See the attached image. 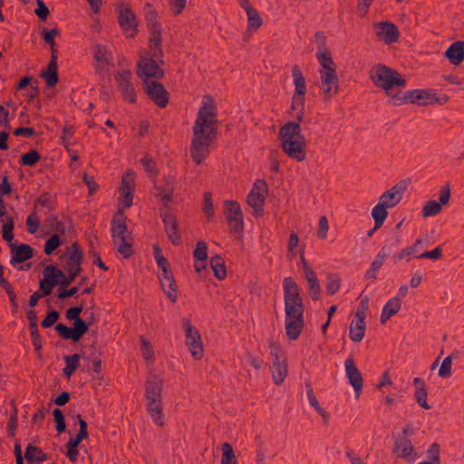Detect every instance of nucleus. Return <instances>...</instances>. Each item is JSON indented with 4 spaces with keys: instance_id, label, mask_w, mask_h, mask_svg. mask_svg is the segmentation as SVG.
I'll list each match as a JSON object with an SVG mask.
<instances>
[{
    "instance_id": "ddd939ff",
    "label": "nucleus",
    "mask_w": 464,
    "mask_h": 464,
    "mask_svg": "<svg viewBox=\"0 0 464 464\" xmlns=\"http://www.w3.org/2000/svg\"><path fill=\"white\" fill-rule=\"evenodd\" d=\"M225 216L230 230L241 234L244 230V218L239 204L236 201H226Z\"/></svg>"
},
{
    "instance_id": "39448f33",
    "label": "nucleus",
    "mask_w": 464,
    "mask_h": 464,
    "mask_svg": "<svg viewBox=\"0 0 464 464\" xmlns=\"http://www.w3.org/2000/svg\"><path fill=\"white\" fill-rule=\"evenodd\" d=\"M136 188V173L133 169H128L121 175L119 188L118 209L124 214L125 208H130L133 204L134 191Z\"/></svg>"
},
{
    "instance_id": "4c0bfd02",
    "label": "nucleus",
    "mask_w": 464,
    "mask_h": 464,
    "mask_svg": "<svg viewBox=\"0 0 464 464\" xmlns=\"http://www.w3.org/2000/svg\"><path fill=\"white\" fill-rule=\"evenodd\" d=\"M372 217L374 219V229L380 228L388 217L387 208L379 201L372 210Z\"/></svg>"
},
{
    "instance_id": "f704fd0d",
    "label": "nucleus",
    "mask_w": 464,
    "mask_h": 464,
    "mask_svg": "<svg viewBox=\"0 0 464 464\" xmlns=\"http://www.w3.org/2000/svg\"><path fill=\"white\" fill-rule=\"evenodd\" d=\"M400 308L401 300L399 298L391 299L382 309L381 323L385 324L392 315L399 312Z\"/></svg>"
},
{
    "instance_id": "72a5a7b5",
    "label": "nucleus",
    "mask_w": 464,
    "mask_h": 464,
    "mask_svg": "<svg viewBox=\"0 0 464 464\" xmlns=\"http://www.w3.org/2000/svg\"><path fill=\"white\" fill-rule=\"evenodd\" d=\"M401 199L400 189L394 187L381 196L380 202L388 208L396 206Z\"/></svg>"
},
{
    "instance_id": "a878e982",
    "label": "nucleus",
    "mask_w": 464,
    "mask_h": 464,
    "mask_svg": "<svg viewBox=\"0 0 464 464\" xmlns=\"http://www.w3.org/2000/svg\"><path fill=\"white\" fill-rule=\"evenodd\" d=\"M317 59L320 62L322 69L319 73L334 74L336 73V64L334 62L332 53L330 51L324 49L317 54Z\"/></svg>"
},
{
    "instance_id": "2eb2a0df",
    "label": "nucleus",
    "mask_w": 464,
    "mask_h": 464,
    "mask_svg": "<svg viewBox=\"0 0 464 464\" xmlns=\"http://www.w3.org/2000/svg\"><path fill=\"white\" fill-rule=\"evenodd\" d=\"M156 197L160 198L162 208H170L174 200L175 182L172 179L165 177L162 179L160 184L156 186Z\"/></svg>"
},
{
    "instance_id": "37998d69",
    "label": "nucleus",
    "mask_w": 464,
    "mask_h": 464,
    "mask_svg": "<svg viewBox=\"0 0 464 464\" xmlns=\"http://www.w3.org/2000/svg\"><path fill=\"white\" fill-rule=\"evenodd\" d=\"M79 359L80 355L75 353L72 356H65L64 361L66 362V366L63 369V374L69 379L74 371L79 367Z\"/></svg>"
},
{
    "instance_id": "ea45409f",
    "label": "nucleus",
    "mask_w": 464,
    "mask_h": 464,
    "mask_svg": "<svg viewBox=\"0 0 464 464\" xmlns=\"http://www.w3.org/2000/svg\"><path fill=\"white\" fill-rule=\"evenodd\" d=\"M210 266L214 271L215 276L218 279H224L227 276L225 262L218 255L211 257Z\"/></svg>"
},
{
    "instance_id": "a211bd4d",
    "label": "nucleus",
    "mask_w": 464,
    "mask_h": 464,
    "mask_svg": "<svg viewBox=\"0 0 464 464\" xmlns=\"http://www.w3.org/2000/svg\"><path fill=\"white\" fill-rule=\"evenodd\" d=\"M65 269L68 272H72L73 275H79L83 254L77 243H73L68 248Z\"/></svg>"
},
{
    "instance_id": "f8f14e48",
    "label": "nucleus",
    "mask_w": 464,
    "mask_h": 464,
    "mask_svg": "<svg viewBox=\"0 0 464 464\" xmlns=\"http://www.w3.org/2000/svg\"><path fill=\"white\" fill-rule=\"evenodd\" d=\"M160 217L169 240L175 246L179 245L181 240L179 232V221L176 215L172 212L171 208H161Z\"/></svg>"
},
{
    "instance_id": "6e6552de",
    "label": "nucleus",
    "mask_w": 464,
    "mask_h": 464,
    "mask_svg": "<svg viewBox=\"0 0 464 464\" xmlns=\"http://www.w3.org/2000/svg\"><path fill=\"white\" fill-rule=\"evenodd\" d=\"M294 83L295 92L292 98L291 108L293 110H299L300 113L297 116L298 121H302L303 110L304 105V95L306 92L305 80L302 74V72L297 66L293 68Z\"/></svg>"
},
{
    "instance_id": "4468645a",
    "label": "nucleus",
    "mask_w": 464,
    "mask_h": 464,
    "mask_svg": "<svg viewBox=\"0 0 464 464\" xmlns=\"http://www.w3.org/2000/svg\"><path fill=\"white\" fill-rule=\"evenodd\" d=\"M119 24L129 38H133L139 32V21L135 14L127 5H121L119 10Z\"/></svg>"
},
{
    "instance_id": "a19ab883",
    "label": "nucleus",
    "mask_w": 464,
    "mask_h": 464,
    "mask_svg": "<svg viewBox=\"0 0 464 464\" xmlns=\"http://www.w3.org/2000/svg\"><path fill=\"white\" fill-rule=\"evenodd\" d=\"M146 397L148 401H160L161 383L160 382H148L146 386Z\"/></svg>"
},
{
    "instance_id": "4d7b16f0",
    "label": "nucleus",
    "mask_w": 464,
    "mask_h": 464,
    "mask_svg": "<svg viewBox=\"0 0 464 464\" xmlns=\"http://www.w3.org/2000/svg\"><path fill=\"white\" fill-rule=\"evenodd\" d=\"M140 162L147 172L157 173L156 163L151 157L145 156L141 159Z\"/></svg>"
},
{
    "instance_id": "473e14b6",
    "label": "nucleus",
    "mask_w": 464,
    "mask_h": 464,
    "mask_svg": "<svg viewBox=\"0 0 464 464\" xmlns=\"http://www.w3.org/2000/svg\"><path fill=\"white\" fill-rule=\"evenodd\" d=\"M272 375L276 384H281L285 381L287 375V363L285 360L280 362L278 358H276V362L273 363Z\"/></svg>"
},
{
    "instance_id": "1a4fd4ad",
    "label": "nucleus",
    "mask_w": 464,
    "mask_h": 464,
    "mask_svg": "<svg viewBox=\"0 0 464 464\" xmlns=\"http://www.w3.org/2000/svg\"><path fill=\"white\" fill-rule=\"evenodd\" d=\"M421 103L424 105L430 104L432 102H439L440 99L435 96V94H431L430 92L425 90H413L410 92H401L398 94L397 98L394 100L393 103L396 105H403L407 103Z\"/></svg>"
},
{
    "instance_id": "c756f323",
    "label": "nucleus",
    "mask_w": 464,
    "mask_h": 464,
    "mask_svg": "<svg viewBox=\"0 0 464 464\" xmlns=\"http://www.w3.org/2000/svg\"><path fill=\"white\" fill-rule=\"evenodd\" d=\"M356 322L350 327V337L354 342H360L362 340L365 332V317L362 316V313H356Z\"/></svg>"
},
{
    "instance_id": "69168bd1",
    "label": "nucleus",
    "mask_w": 464,
    "mask_h": 464,
    "mask_svg": "<svg viewBox=\"0 0 464 464\" xmlns=\"http://www.w3.org/2000/svg\"><path fill=\"white\" fill-rule=\"evenodd\" d=\"M313 300H318L320 296V285L317 279L308 282Z\"/></svg>"
},
{
    "instance_id": "7ed1b4c3",
    "label": "nucleus",
    "mask_w": 464,
    "mask_h": 464,
    "mask_svg": "<svg viewBox=\"0 0 464 464\" xmlns=\"http://www.w3.org/2000/svg\"><path fill=\"white\" fill-rule=\"evenodd\" d=\"M372 82L377 87L384 90L386 95L392 102L401 92V88L406 86V80L397 71L385 65H378L371 76Z\"/></svg>"
},
{
    "instance_id": "b1692460",
    "label": "nucleus",
    "mask_w": 464,
    "mask_h": 464,
    "mask_svg": "<svg viewBox=\"0 0 464 464\" xmlns=\"http://www.w3.org/2000/svg\"><path fill=\"white\" fill-rule=\"evenodd\" d=\"M12 253V258L10 260L11 265L16 266L22 262L29 259V246L28 245H15L11 243L9 245Z\"/></svg>"
},
{
    "instance_id": "2f4dec72",
    "label": "nucleus",
    "mask_w": 464,
    "mask_h": 464,
    "mask_svg": "<svg viewBox=\"0 0 464 464\" xmlns=\"http://www.w3.org/2000/svg\"><path fill=\"white\" fill-rule=\"evenodd\" d=\"M395 452L398 457L407 459H413L416 455L411 441L405 437L396 442Z\"/></svg>"
},
{
    "instance_id": "338daca9",
    "label": "nucleus",
    "mask_w": 464,
    "mask_h": 464,
    "mask_svg": "<svg viewBox=\"0 0 464 464\" xmlns=\"http://www.w3.org/2000/svg\"><path fill=\"white\" fill-rule=\"evenodd\" d=\"M65 448H66V452H65V456L68 458V459L74 463L78 460V458H79V450L78 448H75V447H71V446H67L65 445Z\"/></svg>"
},
{
    "instance_id": "0eeeda50",
    "label": "nucleus",
    "mask_w": 464,
    "mask_h": 464,
    "mask_svg": "<svg viewBox=\"0 0 464 464\" xmlns=\"http://www.w3.org/2000/svg\"><path fill=\"white\" fill-rule=\"evenodd\" d=\"M268 196V187L265 180L255 182L253 188L247 196L246 203L253 209V216L260 218L264 213L266 199Z\"/></svg>"
},
{
    "instance_id": "f03ea898",
    "label": "nucleus",
    "mask_w": 464,
    "mask_h": 464,
    "mask_svg": "<svg viewBox=\"0 0 464 464\" xmlns=\"http://www.w3.org/2000/svg\"><path fill=\"white\" fill-rule=\"evenodd\" d=\"M285 326L287 338L295 340L304 328V304L298 286L292 277H285L283 282Z\"/></svg>"
},
{
    "instance_id": "a18cd8bd",
    "label": "nucleus",
    "mask_w": 464,
    "mask_h": 464,
    "mask_svg": "<svg viewBox=\"0 0 464 464\" xmlns=\"http://www.w3.org/2000/svg\"><path fill=\"white\" fill-rule=\"evenodd\" d=\"M94 57L100 65L105 66L111 61V53L105 46L97 45L94 51Z\"/></svg>"
},
{
    "instance_id": "680f3d73",
    "label": "nucleus",
    "mask_w": 464,
    "mask_h": 464,
    "mask_svg": "<svg viewBox=\"0 0 464 464\" xmlns=\"http://www.w3.org/2000/svg\"><path fill=\"white\" fill-rule=\"evenodd\" d=\"M328 220L325 216H323L319 219V227L317 230V236L320 238H325L327 237L328 232Z\"/></svg>"
},
{
    "instance_id": "aec40b11",
    "label": "nucleus",
    "mask_w": 464,
    "mask_h": 464,
    "mask_svg": "<svg viewBox=\"0 0 464 464\" xmlns=\"http://www.w3.org/2000/svg\"><path fill=\"white\" fill-rule=\"evenodd\" d=\"M377 36L386 44H392L398 41L399 31L394 24L381 22L375 24Z\"/></svg>"
},
{
    "instance_id": "dca6fc26",
    "label": "nucleus",
    "mask_w": 464,
    "mask_h": 464,
    "mask_svg": "<svg viewBox=\"0 0 464 464\" xmlns=\"http://www.w3.org/2000/svg\"><path fill=\"white\" fill-rule=\"evenodd\" d=\"M144 89L149 97L160 108H164L169 102V94L163 85L157 81L146 82Z\"/></svg>"
},
{
    "instance_id": "13d9d810",
    "label": "nucleus",
    "mask_w": 464,
    "mask_h": 464,
    "mask_svg": "<svg viewBox=\"0 0 464 464\" xmlns=\"http://www.w3.org/2000/svg\"><path fill=\"white\" fill-rule=\"evenodd\" d=\"M37 8L34 10L36 15L42 20H46L49 15V9L46 7L43 0H36Z\"/></svg>"
},
{
    "instance_id": "de8ad7c7",
    "label": "nucleus",
    "mask_w": 464,
    "mask_h": 464,
    "mask_svg": "<svg viewBox=\"0 0 464 464\" xmlns=\"http://www.w3.org/2000/svg\"><path fill=\"white\" fill-rule=\"evenodd\" d=\"M196 261L204 262L208 257V246L204 241H198L194 250Z\"/></svg>"
},
{
    "instance_id": "bb28decb",
    "label": "nucleus",
    "mask_w": 464,
    "mask_h": 464,
    "mask_svg": "<svg viewBox=\"0 0 464 464\" xmlns=\"http://www.w3.org/2000/svg\"><path fill=\"white\" fill-rule=\"evenodd\" d=\"M160 283L161 286L165 292V294L168 295L169 299L175 303L177 301V286L175 284L174 277L172 274L169 272L162 274V276L160 277Z\"/></svg>"
},
{
    "instance_id": "c03bdc74",
    "label": "nucleus",
    "mask_w": 464,
    "mask_h": 464,
    "mask_svg": "<svg viewBox=\"0 0 464 464\" xmlns=\"http://www.w3.org/2000/svg\"><path fill=\"white\" fill-rule=\"evenodd\" d=\"M44 276L54 285H58L63 278V272L53 266H47L44 270Z\"/></svg>"
},
{
    "instance_id": "79ce46f5",
    "label": "nucleus",
    "mask_w": 464,
    "mask_h": 464,
    "mask_svg": "<svg viewBox=\"0 0 464 464\" xmlns=\"http://www.w3.org/2000/svg\"><path fill=\"white\" fill-rule=\"evenodd\" d=\"M140 351H141L142 357L144 358V360L146 362H153L155 360V355H154V349H153L152 344L150 343V342L149 340H147L143 336L140 337Z\"/></svg>"
},
{
    "instance_id": "0e129e2a",
    "label": "nucleus",
    "mask_w": 464,
    "mask_h": 464,
    "mask_svg": "<svg viewBox=\"0 0 464 464\" xmlns=\"http://www.w3.org/2000/svg\"><path fill=\"white\" fill-rule=\"evenodd\" d=\"M451 372V357L449 356L445 358L442 362V364L439 370V374L441 377H447Z\"/></svg>"
},
{
    "instance_id": "20e7f679",
    "label": "nucleus",
    "mask_w": 464,
    "mask_h": 464,
    "mask_svg": "<svg viewBox=\"0 0 464 464\" xmlns=\"http://www.w3.org/2000/svg\"><path fill=\"white\" fill-rule=\"evenodd\" d=\"M111 237L114 244L118 245V252L124 257L129 258L134 254L133 238L128 231L124 214L118 209L111 221Z\"/></svg>"
},
{
    "instance_id": "bf43d9fd",
    "label": "nucleus",
    "mask_w": 464,
    "mask_h": 464,
    "mask_svg": "<svg viewBox=\"0 0 464 464\" xmlns=\"http://www.w3.org/2000/svg\"><path fill=\"white\" fill-rule=\"evenodd\" d=\"M58 34H59V31L56 28H53L50 31L44 30V39L47 44H50V47H51L53 53H55V51H54L55 43L53 40V36L57 35Z\"/></svg>"
},
{
    "instance_id": "8fccbe9b",
    "label": "nucleus",
    "mask_w": 464,
    "mask_h": 464,
    "mask_svg": "<svg viewBox=\"0 0 464 464\" xmlns=\"http://www.w3.org/2000/svg\"><path fill=\"white\" fill-rule=\"evenodd\" d=\"M60 245V237L57 234L53 235L45 243L44 253L51 255Z\"/></svg>"
},
{
    "instance_id": "4be33fe9",
    "label": "nucleus",
    "mask_w": 464,
    "mask_h": 464,
    "mask_svg": "<svg viewBox=\"0 0 464 464\" xmlns=\"http://www.w3.org/2000/svg\"><path fill=\"white\" fill-rule=\"evenodd\" d=\"M345 371L358 398L362 389V377L352 359L345 361Z\"/></svg>"
},
{
    "instance_id": "e433bc0d",
    "label": "nucleus",
    "mask_w": 464,
    "mask_h": 464,
    "mask_svg": "<svg viewBox=\"0 0 464 464\" xmlns=\"http://www.w3.org/2000/svg\"><path fill=\"white\" fill-rule=\"evenodd\" d=\"M83 307L82 305L71 307L66 311V318L68 320H73V325L82 328L84 330L88 331V325L80 317V314L82 312Z\"/></svg>"
},
{
    "instance_id": "6e6d98bb",
    "label": "nucleus",
    "mask_w": 464,
    "mask_h": 464,
    "mask_svg": "<svg viewBox=\"0 0 464 464\" xmlns=\"http://www.w3.org/2000/svg\"><path fill=\"white\" fill-rule=\"evenodd\" d=\"M82 180L88 188L90 196L97 191L99 186L92 177L89 176L87 173H83Z\"/></svg>"
},
{
    "instance_id": "774afa93",
    "label": "nucleus",
    "mask_w": 464,
    "mask_h": 464,
    "mask_svg": "<svg viewBox=\"0 0 464 464\" xmlns=\"http://www.w3.org/2000/svg\"><path fill=\"white\" fill-rule=\"evenodd\" d=\"M429 458L430 460L440 463V450L437 443H433L428 450Z\"/></svg>"
},
{
    "instance_id": "9d476101",
    "label": "nucleus",
    "mask_w": 464,
    "mask_h": 464,
    "mask_svg": "<svg viewBox=\"0 0 464 464\" xmlns=\"http://www.w3.org/2000/svg\"><path fill=\"white\" fill-rule=\"evenodd\" d=\"M137 74L140 79L146 82H151L150 79H161L164 75L163 70L155 60L150 55L140 57L137 65Z\"/></svg>"
},
{
    "instance_id": "58836bf2",
    "label": "nucleus",
    "mask_w": 464,
    "mask_h": 464,
    "mask_svg": "<svg viewBox=\"0 0 464 464\" xmlns=\"http://www.w3.org/2000/svg\"><path fill=\"white\" fill-rule=\"evenodd\" d=\"M220 464H237L234 449L228 442H223L221 444Z\"/></svg>"
},
{
    "instance_id": "f3484780",
    "label": "nucleus",
    "mask_w": 464,
    "mask_h": 464,
    "mask_svg": "<svg viewBox=\"0 0 464 464\" xmlns=\"http://www.w3.org/2000/svg\"><path fill=\"white\" fill-rule=\"evenodd\" d=\"M304 139H305V137L302 134L298 122H288L280 128L279 140L281 145H283L284 142L292 143Z\"/></svg>"
},
{
    "instance_id": "6ab92c4d",
    "label": "nucleus",
    "mask_w": 464,
    "mask_h": 464,
    "mask_svg": "<svg viewBox=\"0 0 464 464\" xmlns=\"http://www.w3.org/2000/svg\"><path fill=\"white\" fill-rule=\"evenodd\" d=\"M283 151L291 159L295 160L298 162L304 160L306 157V140L305 139L297 141L284 142L281 145Z\"/></svg>"
},
{
    "instance_id": "3c124183",
    "label": "nucleus",
    "mask_w": 464,
    "mask_h": 464,
    "mask_svg": "<svg viewBox=\"0 0 464 464\" xmlns=\"http://www.w3.org/2000/svg\"><path fill=\"white\" fill-rule=\"evenodd\" d=\"M53 415L56 423V430L59 433L63 432L66 429V425L63 411L60 409H55L53 412Z\"/></svg>"
},
{
    "instance_id": "393cba45",
    "label": "nucleus",
    "mask_w": 464,
    "mask_h": 464,
    "mask_svg": "<svg viewBox=\"0 0 464 464\" xmlns=\"http://www.w3.org/2000/svg\"><path fill=\"white\" fill-rule=\"evenodd\" d=\"M56 331L65 340H72L73 342H77L80 338L88 331L82 328L77 327L73 325V328L68 327L63 324H58L55 326Z\"/></svg>"
},
{
    "instance_id": "9b49d317",
    "label": "nucleus",
    "mask_w": 464,
    "mask_h": 464,
    "mask_svg": "<svg viewBox=\"0 0 464 464\" xmlns=\"http://www.w3.org/2000/svg\"><path fill=\"white\" fill-rule=\"evenodd\" d=\"M114 79L121 92L122 98L131 104L137 102V93L132 84V74L130 70H121L114 74Z\"/></svg>"
},
{
    "instance_id": "412c9836",
    "label": "nucleus",
    "mask_w": 464,
    "mask_h": 464,
    "mask_svg": "<svg viewBox=\"0 0 464 464\" xmlns=\"http://www.w3.org/2000/svg\"><path fill=\"white\" fill-rule=\"evenodd\" d=\"M320 80L323 85L324 99L325 101H330L332 97L338 92L339 90L337 73H321Z\"/></svg>"
},
{
    "instance_id": "49530a36",
    "label": "nucleus",
    "mask_w": 464,
    "mask_h": 464,
    "mask_svg": "<svg viewBox=\"0 0 464 464\" xmlns=\"http://www.w3.org/2000/svg\"><path fill=\"white\" fill-rule=\"evenodd\" d=\"M203 213L205 214L207 220L210 221L214 218V207L212 194L210 192H205L203 195Z\"/></svg>"
},
{
    "instance_id": "e2e57ef3",
    "label": "nucleus",
    "mask_w": 464,
    "mask_h": 464,
    "mask_svg": "<svg viewBox=\"0 0 464 464\" xmlns=\"http://www.w3.org/2000/svg\"><path fill=\"white\" fill-rule=\"evenodd\" d=\"M307 395H308V400L311 403L312 406L314 407V409L316 410V411L318 413L321 414V416L324 418V419H326L327 415L325 413V411L319 406V403L315 398V395L314 394L313 392V390L310 389L307 392Z\"/></svg>"
},
{
    "instance_id": "09e8293b",
    "label": "nucleus",
    "mask_w": 464,
    "mask_h": 464,
    "mask_svg": "<svg viewBox=\"0 0 464 464\" xmlns=\"http://www.w3.org/2000/svg\"><path fill=\"white\" fill-rule=\"evenodd\" d=\"M441 209V204L437 201H428L423 207V216L425 218L438 214Z\"/></svg>"
},
{
    "instance_id": "cd10ccee",
    "label": "nucleus",
    "mask_w": 464,
    "mask_h": 464,
    "mask_svg": "<svg viewBox=\"0 0 464 464\" xmlns=\"http://www.w3.org/2000/svg\"><path fill=\"white\" fill-rule=\"evenodd\" d=\"M150 49L153 53V55L157 56L161 53V28L160 24L157 21H154L150 24Z\"/></svg>"
},
{
    "instance_id": "423d86ee",
    "label": "nucleus",
    "mask_w": 464,
    "mask_h": 464,
    "mask_svg": "<svg viewBox=\"0 0 464 464\" xmlns=\"http://www.w3.org/2000/svg\"><path fill=\"white\" fill-rule=\"evenodd\" d=\"M182 324L185 332V343L191 356L197 361L201 360L204 356V345L199 332L189 319H183Z\"/></svg>"
},
{
    "instance_id": "5701e85b",
    "label": "nucleus",
    "mask_w": 464,
    "mask_h": 464,
    "mask_svg": "<svg viewBox=\"0 0 464 464\" xmlns=\"http://www.w3.org/2000/svg\"><path fill=\"white\" fill-rule=\"evenodd\" d=\"M445 56L455 66L464 61V42L456 41L446 50Z\"/></svg>"
},
{
    "instance_id": "7c9ffc66",
    "label": "nucleus",
    "mask_w": 464,
    "mask_h": 464,
    "mask_svg": "<svg viewBox=\"0 0 464 464\" xmlns=\"http://www.w3.org/2000/svg\"><path fill=\"white\" fill-rule=\"evenodd\" d=\"M247 17V29L248 31L257 30L263 24L262 18L259 13L253 7L252 4L242 7Z\"/></svg>"
},
{
    "instance_id": "052dcab7",
    "label": "nucleus",
    "mask_w": 464,
    "mask_h": 464,
    "mask_svg": "<svg viewBox=\"0 0 464 464\" xmlns=\"http://www.w3.org/2000/svg\"><path fill=\"white\" fill-rule=\"evenodd\" d=\"M169 3L173 13L178 15L185 9L187 0H169Z\"/></svg>"
},
{
    "instance_id": "c85d7f7f",
    "label": "nucleus",
    "mask_w": 464,
    "mask_h": 464,
    "mask_svg": "<svg viewBox=\"0 0 464 464\" xmlns=\"http://www.w3.org/2000/svg\"><path fill=\"white\" fill-rule=\"evenodd\" d=\"M56 60L57 56L54 53H52V58L47 66V69L42 73V76L45 80L48 87H53L58 82Z\"/></svg>"
},
{
    "instance_id": "f257e3e1",
    "label": "nucleus",
    "mask_w": 464,
    "mask_h": 464,
    "mask_svg": "<svg viewBox=\"0 0 464 464\" xmlns=\"http://www.w3.org/2000/svg\"><path fill=\"white\" fill-rule=\"evenodd\" d=\"M217 125L216 102L212 98L205 97L193 126V139L190 149L193 160L198 165L202 163L208 152L210 144L216 139Z\"/></svg>"
},
{
    "instance_id": "864d4df0",
    "label": "nucleus",
    "mask_w": 464,
    "mask_h": 464,
    "mask_svg": "<svg viewBox=\"0 0 464 464\" xmlns=\"http://www.w3.org/2000/svg\"><path fill=\"white\" fill-rule=\"evenodd\" d=\"M47 459V455L41 449L31 446V463H40Z\"/></svg>"
},
{
    "instance_id": "c9c22d12",
    "label": "nucleus",
    "mask_w": 464,
    "mask_h": 464,
    "mask_svg": "<svg viewBox=\"0 0 464 464\" xmlns=\"http://www.w3.org/2000/svg\"><path fill=\"white\" fill-rule=\"evenodd\" d=\"M148 411L152 420L159 425L163 426V411L160 401H149Z\"/></svg>"
},
{
    "instance_id": "5fc2aeb1",
    "label": "nucleus",
    "mask_w": 464,
    "mask_h": 464,
    "mask_svg": "<svg viewBox=\"0 0 464 464\" xmlns=\"http://www.w3.org/2000/svg\"><path fill=\"white\" fill-rule=\"evenodd\" d=\"M59 312L53 310L47 314L45 318L42 321V326L44 328H48L55 324V322L59 319Z\"/></svg>"
},
{
    "instance_id": "603ef678",
    "label": "nucleus",
    "mask_w": 464,
    "mask_h": 464,
    "mask_svg": "<svg viewBox=\"0 0 464 464\" xmlns=\"http://www.w3.org/2000/svg\"><path fill=\"white\" fill-rule=\"evenodd\" d=\"M415 396H416V400L417 401L420 403V405L425 409V410H428L430 409V405L428 404L427 402V391H426V388H425V384L422 383V386H420L417 391H416V393H415Z\"/></svg>"
}]
</instances>
